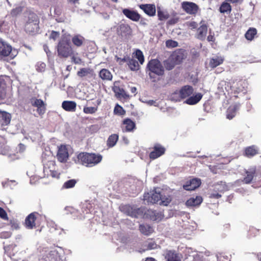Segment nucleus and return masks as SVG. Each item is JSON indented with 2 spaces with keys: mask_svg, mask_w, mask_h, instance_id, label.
<instances>
[{
  "mask_svg": "<svg viewBox=\"0 0 261 261\" xmlns=\"http://www.w3.org/2000/svg\"><path fill=\"white\" fill-rule=\"evenodd\" d=\"M147 68L148 70V74L150 78L153 77V74L160 76L164 73V68L158 59H152L149 61L147 64Z\"/></svg>",
  "mask_w": 261,
  "mask_h": 261,
  "instance_id": "obj_3",
  "label": "nucleus"
},
{
  "mask_svg": "<svg viewBox=\"0 0 261 261\" xmlns=\"http://www.w3.org/2000/svg\"><path fill=\"white\" fill-rule=\"evenodd\" d=\"M201 185V180L199 178H193L187 181L186 184L183 185V188L187 191L194 190Z\"/></svg>",
  "mask_w": 261,
  "mask_h": 261,
  "instance_id": "obj_12",
  "label": "nucleus"
},
{
  "mask_svg": "<svg viewBox=\"0 0 261 261\" xmlns=\"http://www.w3.org/2000/svg\"><path fill=\"white\" fill-rule=\"evenodd\" d=\"M114 113L116 115H123L125 114V111L121 106L117 104L115 107Z\"/></svg>",
  "mask_w": 261,
  "mask_h": 261,
  "instance_id": "obj_48",
  "label": "nucleus"
},
{
  "mask_svg": "<svg viewBox=\"0 0 261 261\" xmlns=\"http://www.w3.org/2000/svg\"><path fill=\"white\" fill-rule=\"evenodd\" d=\"M18 51L15 48H12L11 45L0 39V56L7 57L10 56L12 58H14Z\"/></svg>",
  "mask_w": 261,
  "mask_h": 261,
  "instance_id": "obj_5",
  "label": "nucleus"
},
{
  "mask_svg": "<svg viewBox=\"0 0 261 261\" xmlns=\"http://www.w3.org/2000/svg\"><path fill=\"white\" fill-rule=\"evenodd\" d=\"M138 7L148 16L150 17L155 16L156 13L155 5L150 4H140L138 5Z\"/></svg>",
  "mask_w": 261,
  "mask_h": 261,
  "instance_id": "obj_9",
  "label": "nucleus"
},
{
  "mask_svg": "<svg viewBox=\"0 0 261 261\" xmlns=\"http://www.w3.org/2000/svg\"><path fill=\"white\" fill-rule=\"evenodd\" d=\"M11 119V116L10 113L0 111V129H5L6 126L10 123Z\"/></svg>",
  "mask_w": 261,
  "mask_h": 261,
  "instance_id": "obj_10",
  "label": "nucleus"
},
{
  "mask_svg": "<svg viewBox=\"0 0 261 261\" xmlns=\"http://www.w3.org/2000/svg\"><path fill=\"white\" fill-rule=\"evenodd\" d=\"M57 51L58 55L61 57L68 58L73 54V49L70 41L66 38H62L59 42Z\"/></svg>",
  "mask_w": 261,
  "mask_h": 261,
  "instance_id": "obj_2",
  "label": "nucleus"
},
{
  "mask_svg": "<svg viewBox=\"0 0 261 261\" xmlns=\"http://www.w3.org/2000/svg\"><path fill=\"white\" fill-rule=\"evenodd\" d=\"M11 233L8 231L3 232L0 233V237L4 239L9 238L11 237Z\"/></svg>",
  "mask_w": 261,
  "mask_h": 261,
  "instance_id": "obj_63",
  "label": "nucleus"
},
{
  "mask_svg": "<svg viewBox=\"0 0 261 261\" xmlns=\"http://www.w3.org/2000/svg\"><path fill=\"white\" fill-rule=\"evenodd\" d=\"M165 148L160 144L154 145L153 150L150 153L149 157L152 160H154L164 154Z\"/></svg>",
  "mask_w": 261,
  "mask_h": 261,
  "instance_id": "obj_11",
  "label": "nucleus"
},
{
  "mask_svg": "<svg viewBox=\"0 0 261 261\" xmlns=\"http://www.w3.org/2000/svg\"><path fill=\"white\" fill-rule=\"evenodd\" d=\"M219 11L221 13L229 14L231 11V7L229 3L223 2L220 7Z\"/></svg>",
  "mask_w": 261,
  "mask_h": 261,
  "instance_id": "obj_37",
  "label": "nucleus"
},
{
  "mask_svg": "<svg viewBox=\"0 0 261 261\" xmlns=\"http://www.w3.org/2000/svg\"><path fill=\"white\" fill-rule=\"evenodd\" d=\"M159 247L155 242L153 239H148L145 241L143 244V248L139 250L140 252H143L146 250L155 249Z\"/></svg>",
  "mask_w": 261,
  "mask_h": 261,
  "instance_id": "obj_19",
  "label": "nucleus"
},
{
  "mask_svg": "<svg viewBox=\"0 0 261 261\" xmlns=\"http://www.w3.org/2000/svg\"><path fill=\"white\" fill-rule=\"evenodd\" d=\"M161 189L156 188L149 192L144 194V200L148 203H159L160 200H161Z\"/></svg>",
  "mask_w": 261,
  "mask_h": 261,
  "instance_id": "obj_6",
  "label": "nucleus"
},
{
  "mask_svg": "<svg viewBox=\"0 0 261 261\" xmlns=\"http://www.w3.org/2000/svg\"><path fill=\"white\" fill-rule=\"evenodd\" d=\"M78 53L73 51V54L71 55V61L75 64H81L82 63V60L80 57L77 56Z\"/></svg>",
  "mask_w": 261,
  "mask_h": 261,
  "instance_id": "obj_50",
  "label": "nucleus"
},
{
  "mask_svg": "<svg viewBox=\"0 0 261 261\" xmlns=\"http://www.w3.org/2000/svg\"><path fill=\"white\" fill-rule=\"evenodd\" d=\"M117 32L121 36H125L130 33L131 28L129 25L122 23L117 27Z\"/></svg>",
  "mask_w": 261,
  "mask_h": 261,
  "instance_id": "obj_20",
  "label": "nucleus"
},
{
  "mask_svg": "<svg viewBox=\"0 0 261 261\" xmlns=\"http://www.w3.org/2000/svg\"><path fill=\"white\" fill-rule=\"evenodd\" d=\"M224 60V58L222 56H214L210 59L209 65L211 68H214L222 64Z\"/></svg>",
  "mask_w": 261,
  "mask_h": 261,
  "instance_id": "obj_23",
  "label": "nucleus"
},
{
  "mask_svg": "<svg viewBox=\"0 0 261 261\" xmlns=\"http://www.w3.org/2000/svg\"><path fill=\"white\" fill-rule=\"evenodd\" d=\"M139 21V24L142 26L146 27L148 25V20L147 19H146L144 17H142L141 16V18Z\"/></svg>",
  "mask_w": 261,
  "mask_h": 261,
  "instance_id": "obj_59",
  "label": "nucleus"
},
{
  "mask_svg": "<svg viewBox=\"0 0 261 261\" xmlns=\"http://www.w3.org/2000/svg\"><path fill=\"white\" fill-rule=\"evenodd\" d=\"M114 92L115 93L116 95L119 96H122L124 91L123 89H120L119 87H115L114 88Z\"/></svg>",
  "mask_w": 261,
  "mask_h": 261,
  "instance_id": "obj_56",
  "label": "nucleus"
},
{
  "mask_svg": "<svg viewBox=\"0 0 261 261\" xmlns=\"http://www.w3.org/2000/svg\"><path fill=\"white\" fill-rule=\"evenodd\" d=\"M97 110V108L96 107H84L83 109V112L85 114H92L95 113Z\"/></svg>",
  "mask_w": 261,
  "mask_h": 261,
  "instance_id": "obj_52",
  "label": "nucleus"
},
{
  "mask_svg": "<svg viewBox=\"0 0 261 261\" xmlns=\"http://www.w3.org/2000/svg\"><path fill=\"white\" fill-rule=\"evenodd\" d=\"M202 201V198L201 196H196L195 197H191L189 199L186 203L188 206H195L201 204Z\"/></svg>",
  "mask_w": 261,
  "mask_h": 261,
  "instance_id": "obj_25",
  "label": "nucleus"
},
{
  "mask_svg": "<svg viewBox=\"0 0 261 261\" xmlns=\"http://www.w3.org/2000/svg\"><path fill=\"white\" fill-rule=\"evenodd\" d=\"M0 217L5 220L8 219L7 214L6 211L1 207H0Z\"/></svg>",
  "mask_w": 261,
  "mask_h": 261,
  "instance_id": "obj_60",
  "label": "nucleus"
},
{
  "mask_svg": "<svg viewBox=\"0 0 261 261\" xmlns=\"http://www.w3.org/2000/svg\"><path fill=\"white\" fill-rule=\"evenodd\" d=\"M218 89L219 92L225 94V92H229L231 90V86L228 82L222 81L219 83Z\"/></svg>",
  "mask_w": 261,
  "mask_h": 261,
  "instance_id": "obj_29",
  "label": "nucleus"
},
{
  "mask_svg": "<svg viewBox=\"0 0 261 261\" xmlns=\"http://www.w3.org/2000/svg\"><path fill=\"white\" fill-rule=\"evenodd\" d=\"M57 156L60 162H65L67 160L69 154L65 145H61L59 147Z\"/></svg>",
  "mask_w": 261,
  "mask_h": 261,
  "instance_id": "obj_14",
  "label": "nucleus"
},
{
  "mask_svg": "<svg viewBox=\"0 0 261 261\" xmlns=\"http://www.w3.org/2000/svg\"><path fill=\"white\" fill-rule=\"evenodd\" d=\"M214 190L219 193H223L224 191L228 190V187L226 183L223 181H220L214 185Z\"/></svg>",
  "mask_w": 261,
  "mask_h": 261,
  "instance_id": "obj_32",
  "label": "nucleus"
},
{
  "mask_svg": "<svg viewBox=\"0 0 261 261\" xmlns=\"http://www.w3.org/2000/svg\"><path fill=\"white\" fill-rule=\"evenodd\" d=\"M181 5L182 9L188 14H195L198 11V6L193 2H184Z\"/></svg>",
  "mask_w": 261,
  "mask_h": 261,
  "instance_id": "obj_7",
  "label": "nucleus"
},
{
  "mask_svg": "<svg viewBox=\"0 0 261 261\" xmlns=\"http://www.w3.org/2000/svg\"><path fill=\"white\" fill-rule=\"evenodd\" d=\"M171 199L170 196H163L161 194V200L159 201V204L163 205H167L171 201Z\"/></svg>",
  "mask_w": 261,
  "mask_h": 261,
  "instance_id": "obj_47",
  "label": "nucleus"
},
{
  "mask_svg": "<svg viewBox=\"0 0 261 261\" xmlns=\"http://www.w3.org/2000/svg\"><path fill=\"white\" fill-rule=\"evenodd\" d=\"M76 103L73 101H64L62 103V108L66 111L74 112Z\"/></svg>",
  "mask_w": 261,
  "mask_h": 261,
  "instance_id": "obj_24",
  "label": "nucleus"
},
{
  "mask_svg": "<svg viewBox=\"0 0 261 261\" xmlns=\"http://www.w3.org/2000/svg\"><path fill=\"white\" fill-rule=\"evenodd\" d=\"M102 156L100 154L82 152L77 155V159L82 165L87 167L94 166L102 160Z\"/></svg>",
  "mask_w": 261,
  "mask_h": 261,
  "instance_id": "obj_1",
  "label": "nucleus"
},
{
  "mask_svg": "<svg viewBox=\"0 0 261 261\" xmlns=\"http://www.w3.org/2000/svg\"><path fill=\"white\" fill-rule=\"evenodd\" d=\"M119 136L117 134H112L109 136L107 140V145L109 147H114L118 140Z\"/></svg>",
  "mask_w": 261,
  "mask_h": 261,
  "instance_id": "obj_35",
  "label": "nucleus"
},
{
  "mask_svg": "<svg viewBox=\"0 0 261 261\" xmlns=\"http://www.w3.org/2000/svg\"><path fill=\"white\" fill-rule=\"evenodd\" d=\"M174 58L171 56L166 60L164 61V64L166 69L170 70L172 69L176 64H177L173 60Z\"/></svg>",
  "mask_w": 261,
  "mask_h": 261,
  "instance_id": "obj_36",
  "label": "nucleus"
},
{
  "mask_svg": "<svg viewBox=\"0 0 261 261\" xmlns=\"http://www.w3.org/2000/svg\"><path fill=\"white\" fill-rule=\"evenodd\" d=\"M218 192H216L214 190V191L211 194L210 197L216 199H218L221 197V195Z\"/></svg>",
  "mask_w": 261,
  "mask_h": 261,
  "instance_id": "obj_61",
  "label": "nucleus"
},
{
  "mask_svg": "<svg viewBox=\"0 0 261 261\" xmlns=\"http://www.w3.org/2000/svg\"><path fill=\"white\" fill-rule=\"evenodd\" d=\"M39 23L37 16L35 14H30L25 25L26 32L30 34L37 33L39 31Z\"/></svg>",
  "mask_w": 261,
  "mask_h": 261,
  "instance_id": "obj_4",
  "label": "nucleus"
},
{
  "mask_svg": "<svg viewBox=\"0 0 261 261\" xmlns=\"http://www.w3.org/2000/svg\"><path fill=\"white\" fill-rule=\"evenodd\" d=\"M240 105L235 103L229 106L227 110L226 117L227 119H232L236 115L237 111L239 109Z\"/></svg>",
  "mask_w": 261,
  "mask_h": 261,
  "instance_id": "obj_22",
  "label": "nucleus"
},
{
  "mask_svg": "<svg viewBox=\"0 0 261 261\" xmlns=\"http://www.w3.org/2000/svg\"><path fill=\"white\" fill-rule=\"evenodd\" d=\"M59 32H56V31H52L49 38L50 39H53V40H55L57 39V38L59 37Z\"/></svg>",
  "mask_w": 261,
  "mask_h": 261,
  "instance_id": "obj_62",
  "label": "nucleus"
},
{
  "mask_svg": "<svg viewBox=\"0 0 261 261\" xmlns=\"http://www.w3.org/2000/svg\"><path fill=\"white\" fill-rule=\"evenodd\" d=\"M182 98L181 97V95L180 94V90L179 91H175L170 96V99L173 101H179Z\"/></svg>",
  "mask_w": 261,
  "mask_h": 261,
  "instance_id": "obj_49",
  "label": "nucleus"
},
{
  "mask_svg": "<svg viewBox=\"0 0 261 261\" xmlns=\"http://www.w3.org/2000/svg\"><path fill=\"white\" fill-rule=\"evenodd\" d=\"M122 12L126 18L133 21L138 22L141 18L140 14H139L137 11L133 10L124 8L122 9Z\"/></svg>",
  "mask_w": 261,
  "mask_h": 261,
  "instance_id": "obj_8",
  "label": "nucleus"
},
{
  "mask_svg": "<svg viewBox=\"0 0 261 261\" xmlns=\"http://www.w3.org/2000/svg\"><path fill=\"white\" fill-rule=\"evenodd\" d=\"M202 95L201 93H197L196 95L190 96L186 101L185 103L190 105H193L198 103L202 98Z\"/></svg>",
  "mask_w": 261,
  "mask_h": 261,
  "instance_id": "obj_28",
  "label": "nucleus"
},
{
  "mask_svg": "<svg viewBox=\"0 0 261 261\" xmlns=\"http://www.w3.org/2000/svg\"><path fill=\"white\" fill-rule=\"evenodd\" d=\"M158 16L160 20H165L169 17V14L167 12L161 10L158 11Z\"/></svg>",
  "mask_w": 261,
  "mask_h": 261,
  "instance_id": "obj_45",
  "label": "nucleus"
},
{
  "mask_svg": "<svg viewBox=\"0 0 261 261\" xmlns=\"http://www.w3.org/2000/svg\"><path fill=\"white\" fill-rule=\"evenodd\" d=\"M257 153V150L254 146L247 147L245 149V154L248 157H252Z\"/></svg>",
  "mask_w": 261,
  "mask_h": 261,
  "instance_id": "obj_43",
  "label": "nucleus"
},
{
  "mask_svg": "<svg viewBox=\"0 0 261 261\" xmlns=\"http://www.w3.org/2000/svg\"><path fill=\"white\" fill-rule=\"evenodd\" d=\"M10 224L12 229H18L19 228V222L16 220H11L10 221Z\"/></svg>",
  "mask_w": 261,
  "mask_h": 261,
  "instance_id": "obj_54",
  "label": "nucleus"
},
{
  "mask_svg": "<svg viewBox=\"0 0 261 261\" xmlns=\"http://www.w3.org/2000/svg\"><path fill=\"white\" fill-rule=\"evenodd\" d=\"M135 123L130 119L124 120L122 125V130L123 132H132L135 128Z\"/></svg>",
  "mask_w": 261,
  "mask_h": 261,
  "instance_id": "obj_21",
  "label": "nucleus"
},
{
  "mask_svg": "<svg viewBox=\"0 0 261 261\" xmlns=\"http://www.w3.org/2000/svg\"><path fill=\"white\" fill-rule=\"evenodd\" d=\"M36 69L38 72H43L45 70L46 64L44 62H38L36 66Z\"/></svg>",
  "mask_w": 261,
  "mask_h": 261,
  "instance_id": "obj_51",
  "label": "nucleus"
},
{
  "mask_svg": "<svg viewBox=\"0 0 261 261\" xmlns=\"http://www.w3.org/2000/svg\"><path fill=\"white\" fill-rule=\"evenodd\" d=\"M38 214L36 213H32L29 215L25 219V226L27 228L32 229L36 227L35 221L36 216Z\"/></svg>",
  "mask_w": 261,
  "mask_h": 261,
  "instance_id": "obj_15",
  "label": "nucleus"
},
{
  "mask_svg": "<svg viewBox=\"0 0 261 261\" xmlns=\"http://www.w3.org/2000/svg\"><path fill=\"white\" fill-rule=\"evenodd\" d=\"M127 64L130 70L135 71L139 69V65L137 60L129 58Z\"/></svg>",
  "mask_w": 261,
  "mask_h": 261,
  "instance_id": "obj_41",
  "label": "nucleus"
},
{
  "mask_svg": "<svg viewBox=\"0 0 261 261\" xmlns=\"http://www.w3.org/2000/svg\"><path fill=\"white\" fill-rule=\"evenodd\" d=\"M77 181L74 179H69L65 181L62 186V189H70L74 187Z\"/></svg>",
  "mask_w": 261,
  "mask_h": 261,
  "instance_id": "obj_44",
  "label": "nucleus"
},
{
  "mask_svg": "<svg viewBox=\"0 0 261 261\" xmlns=\"http://www.w3.org/2000/svg\"><path fill=\"white\" fill-rule=\"evenodd\" d=\"M207 32V27L205 24H202L197 30V38L200 40H204Z\"/></svg>",
  "mask_w": 261,
  "mask_h": 261,
  "instance_id": "obj_27",
  "label": "nucleus"
},
{
  "mask_svg": "<svg viewBox=\"0 0 261 261\" xmlns=\"http://www.w3.org/2000/svg\"><path fill=\"white\" fill-rule=\"evenodd\" d=\"M146 214L153 221H160L164 217V214L161 211L149 210Z\"/></svg>",
  "mask_w": 261,
  "mask_h": 261,
  "instance_id": "obj_17",
  "label": "nucleus"
},
{
  "mask_svg": "<svg viewBox=\"0 0 261 261\" xmlns=\"http://www.w3.org/2000/svg\"><path fill=\"white\" fill-rule=\"evenodd\" d=\"M6 83L3 77L0 76V100L4 99L5 97Z\"/></svg>",
  "mask_w": 261,
  "mask_h": 261,
  "instance_id": "obj_40",
  "label": "nucleus"
},
{
  "mask_svg": "<svg viewBox=\"0 0 261 261\" xmlns=\"http://www.w3.org/2000/svg\"><path fill=\"white\" fill-rule=\"evenodd\" d=\"M145 102L149 106H153V105L154 106H157L155 105V103H156L155 101H154L153 100H149L145 101Z\"/></svg>",
  "mask_w": 261,
  "mask_h": 261,
  "instance_id": "obj_64",
  "label": "nucleus"
},
{
  "mask_svg": "<svg viewBox=\"0 0 261 261\" xmlns=\"http://www.w3.org/2000/svg\"><path fill=\"white\" fill-rule=\"evenodd\" d=\"M166 45L168 48H173L178 46V43L175 41L168 40L166 42Z\"/></svg>",
  "mask_w": 261,
  "mask_h": 261,
  "instance_id": "obj_55",
  "label": "nucleus"
},
{
  "mask_svg": "<svg viewBox=\"0 0 261 261\" xmlns=\"http://www.w3.org/2000/svg\"><path fill=\"white\" fill-rule=\"evenodd\" d=\"M139 229L142 233L146 236L149 235L153 231L152 228L147 224L140 225Z\"/></svg>",
  "mask_w": 261,
  "mask_h": 261,
  "instance_id": "obj_34",
  "label": "nucleus"
},
{
  "mask_svg": "<svg viewBox=\"0 0 261 261\" xmlns=\"http://www.w3.org/2000/svg\"><path fill=\"white\" fill-rule=\"evenodd\" d=\"M33 106L37 108V112L40 115L43 114L45 111V104L40 99L33 98L31 101Z\"/></svg>",
  "mask_w": 261,
  "mask_h": 261,
  "instance_id": "obj_16",
  "label": "nucleus"
},
{
  "mask_svg": "<svg viewBox=\"0 0 261 261\" xmlns=\"http://www.w3.org/2000/svg\"><path fill=\"white\" fill-rule=\"evenodd\" d=\"M99 76L102 80L110 81L113 75L111 72L107 69H102L99 72Z\"/></svg>",
  "mask_w": 261,
  "mask_h": 261,
  "instance_id": "obj_31",
  "label": "nucleus"
},
{
  "mask_svg": "<svg viewBox=\"0 0 261 261\" xmlns=\"http://www.w3.org/2000/svg\"><path fill=\"white\" fill-rule=\"evenodd\" d=\"M115 59H116L117 62H119V64H122L124 62H127L129 57H124L123 58H119V57H117V56H116Z\"/></svg>",
  "mask_w": 261,
  "mask_h": 261,
  "instance_id": "obj_57",
  "label": "nucleus"
},
{
  "mask_svg": "<svg viewBox=\"0 0 261 261\" xmlns=\"http://www.w3.org/2000/svg\"><path fill=\"white\" fill-rule=\"evenodd\" d=\"M121 210L126 215L132 217H138L141 211L139 208H134L129 205L122 206L120 207Z\"/></svg>",
  "mask_w": 261,
  "mask_h": 261,
  "instance_id": "obj_13",
  "label": "nucleus"
},
{
  "mask_svg": "<svg viewBox=\"0 0 261 261\" xmlns=\"http://www.w3.org/2000/svg\"><path fill=\"white\" fill-rule=\"evenodd\" d=\"M171 57L174 58L173 60L177 64H179L183 59L184 55L179 52H175L171 56Z\"/></svg>",
  "mask_w": 261,
  "mask_h": 261,
  "instance_id": "obj_46",
  "label": "nucleus"
},
{
  "mask_svg": "<svg viewBox=\"0 0 261 261\" xmlns=\"http://www.w3.org/2000/svg\"><path fill=\"white\" fill-rule=\"evenodd\" d=\"M255 173V166L250 167L248 170H245L246 175L244 178L243 181L246 184H250L252 181Z\"/></svg>",
  "mask_w": 261,
  "mask_h": 261,
  "instance_id": "obj_18",
  "label": "nucleus"
},
{
  "mask_svg": "<svg viewBox=\"0 0 261 261\" xmlns=\"http://www.w3.org/2000/svg\"><path fill=\"white\" fill-rule=\"evenodd\" d=\"M257 34V30L255 28H250L245 34V38L248 40H252Z\"/></svg>",
  "mask_w": 261,
  "mask_h": 261,
  "instance_id": "obj_39",
  "label": "nucleus"
},
{
  "mask_svg": "<svg viewBox=\"0 0 261 261\" xmlns=\"http://www.w3.org/2000/svg\"><path fill=\"white\" fill-rule=\"evenodd\" d=\"M182 98H185L191 96L194 91L192 86L186 85L182 87L180 90Z\"/></svg>",
  "mask_w": 261,
  "mask_h": 261,
  "instance_id": "obj_26",
  "label": "nucleus"
},
{
  "mask_svg": "<svg viewBox=\"0 0 261 261\" xmlns=\"http://www.w3.org/2000/svg\"><path fill=\"white\" fill-rule=\"evenodd\" d=\"M5 142L3 137L0 136V154L10 156V154H8V147L5 146Z\"/></svg>",
  "mask_w": 261,
  "mask_h": 261,
  "instance_id": "obj_38",
  "label": "nucleus"
},
{
  "mask_svg": "<svg viewBox=\"0 0 261 261\" xmlns=\"http://www.w3.org/2000/svg\"><path fill=\"white\" fill-rule=\"evenodd\" d=\"M84 40V38L80 35H76L72 38V43L78 47L83 45Z\"/></svg>",
  "mask_w": 261,
  "mask_h": 261,
  "instance_id": "obj_33",
  "label": "nucleus"
},
{
  "mask_svg": "<svg viewBox=\"0 0 261 261\" xmlns=\"http://www.w3.org/2000/svg\"><path fill=\"white\" fill-rule=\"evenodd\" d=\"M21 11H22V8L20 7H18L14 9H13L12 10L11 13L12 16H16L17 15H18V14L21 13Z\"/></svg>",
  "mask_w": 261,
  "mask_h": 261,
  "instance_id": "obj_58",
  "label": "nucleus"
},
{
  "mask_svg": "<svg viewBox=\"0 0 261 261\" xmlns=\"http://www.w3.org/2000/svg\"><path fill=\"white\" fill-rule=\"evenodd\" d=\"M92 70L90 68H81L79 71H77V75L81 77H83L89 74H92Z\"/></svg>",
  "mask_w": 261,
  "mask_h": 261,
  "instance_id": "obj_42",
  "label": "nucleus"
},
{
  "mask_svg": "<svg viewBox=\"0 0 261 261\" xmlns=\"http://www.w3.org/2000/svg\"><path fill=\"white\" fill-rule=\"evenodd\" d=\"M136 56L138 61L140 62V64H142L144 61V56L142 52L140 50H137L136 52Z\"/></svg>",
  "mask_w": 261,
  "mask_h": 261,
  "instance_id": "obj_53",
  "label": "nucleus"
},
{
  "mask_svg": "<svg viewBox=\"0 0 261 261\" xmlns=\"http://www.w3.org/2000/svg\"><path fill=\"white\" fill-rule=\"evenodd\" d=\"M165 257L166 261H180V259L177 254L172 251H167L165 254Z\"/></svg>",
  "mask_w": 261,
  "mask_h": 261,
  "instance_id": "obj_30",
  "label": "nucleus"
}]
</instances>
